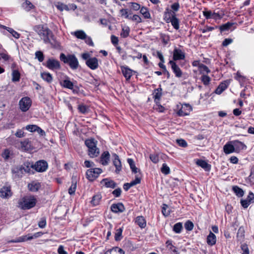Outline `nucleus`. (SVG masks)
<instances>
[{
	"label": "nucleus",
	"instance_id": "f257e3e1",
	"mask_svg": "<svg viewBox=\"0 0 254 254\" xmlns=\"http://www.w3.org/2000/svg\"><path fill=\"white\" fill-rule=\"evenodd\" d=\"M33 29L38 35L44 43H50L51 39L53 37L52 31L43 25H37L33 27Z\"/></svg>",
	"mask_w": 254,
	"mask_h": 254
},
{
	"label": "nucleus",
	"instance_id": "f03ea898",
	"mask_svg": "<svg viewBox=\"0 0 254 254\" xmlns=\"http://www.w3.org/2000/svg\"><path fill=\"white\" fill-rule=\"evenodd\" d=\"M32 166L29 162H25L23 164L17 166L12 169V172L15 178H20L22 177L23 175L27 173L29 174H33L34 172L32 169Z\"/></svg>",
	"mask_w": 254,
	"mask_h": 254
},
{
	"label": "nucleus",
	"instance_id": "7ed1b4c3",
	"mask_svg": "<svg viewBox=\"0 0 254 254\" xmlns=\"http://www.w3.org/2000/svg\"><path fill=\"white\" fill-rule=\"evenodd\" d=\"M36 202L33 196H25L19 200L17 206L22 210L30 209L35 206Z\"/></svg>",
	"mask_w": 254,
	"mask_h": 254
},
{
	"label": "nucleus",
	"instance_id": "20e7f679",
	"mask_svg": "<svg viewBox=\"0 0 254 254\" xmlns=\"http://www.w3.org/2000/svg\"><path fill=\"white\" fill-rule=\"evenodd\" d=\"M60 59L64 63L68 64L70 68L73 70L77 69L79 66L78 59L74 55H65L64 53H61Z\"/></svg>",
	"mask_w": 254,
	"mask_h": 254
},
{
	"label": "nucleus",
	"instance_id": "39448f33",
	"mask_svg": "<svg viewBox=\"0 0 254 254\" xmlns=\"http://www.w3.org/2000/svg\"><path fill=\"white\" fill-rule=\"evenodd\" d=\"M164 19L167 23L171 22L173 28L178 30L180 28V21L176 17L174 12L170 10L169 8H166L164 13Z\"/></svg>",
	"mask_w": 254,
	"mask_h": 254
},
{
	"label": "nucleus",
	"instance_id": "423d86ee",
	"mask_svg": "<svg viewBox=\"0 0 254 254\" xmlns=\"http://www.w3.org/2000/svg\"><path fill=\"white\" fill-rule=\"evenodd\" d=\"M82 58L86 61V65L92 70L96 69L98 66V60L95 57L90 58V55L88 53H85L82 54Z\"/></svg>",
	"mask_w": 254,
	"mask_h": 254
},
{
	"label": "nucleus",
	"instance_id": "0eeeda50",
	"mask_svg": "<svg viewBox=\"0 0 254 254\" xmlns=\"http://www.w3.org/2000/svg\"><path fill=\"white\" fill-rule=\"evenodd\" d=\"M71 34L78 39L84 40V42L88 46L91 47L94 46V44L91 37L87 36L83 30H78L71 33Z\"/></svg>",
	"mask_w": 254,
	"mask_h": 254
},
{
	"label": "nucleus",
	"instance_id": "6e6552de",
	"mask_svg": "<svg viewBox=\"0 0 254 254\" xmlns=\"http://www.w3.org/2000/svg\"><path fill=\"white\" fill-rule=\"evenodd\" d=\"M20 110L22 112H26L29 110L32 105V100L28 97H22L18 103Z\"/></svg>",
	"mask_w": 254,
	"mask_h": 254
},
{
	"label": "nucleus",
	"instance_id": "1a4fd4ad",
	"mask_svg": "<svg viewBox=\"0 0 254 254\" xmlns=\"http://www.w3.org/2000/svg\"><path fill=\"white\" fill-rule=\"evenodd\" d=\"M31 165L32 166V169H34L38 172H44L48 167V163L44 160H39L34 164H31Z\"/></svg>",
	"mask_w": 254,
	"mask_h": 254
},
{
	"label": "nucleus",
	"instance_id": "9d476101",
	"mask_svg": "<svg viewBox=\"0 0 254 254\" xmlns=\"http://www.w3.org/2000/svg\"><path fill=\"white\" fill-rule=\"evenodd\" d=\"M44 65L48 68L52 70H57L61 68V64L60 62L54 58L49 59Z\"/></svg>",
	"mask_w": 254,
	"mask_h": 254
},
{
	"label": "nucleus",
	"instance_id": "9b49d317",
	"mask_svg": "<svg viewBox=\"0 0 254 254\" xmlns=\"http://www.w3.org/2000/svg\"><path fill=\"white\" fill-rule=\"evenodd\" d=\"M102 172L100 168H92L88 169L86 172V177L90 181L95 180L99 175Z\"/></svg>",
	"mask_w": 254,
	"mask_h": 254
},
{
	"label": "nucleus",
	"instance_id": "f8f14e48",
	"mask_svg": "<svg viewBox=\"0 0 254 254\" xmlns=\"http://www.w3.org/2000/svg\"><path fill=\"white\" fill-rule=\"evenodd\" d=\"M42 234L43 233L42 232H37L32 235L31 234H28L25 236L20 237L17 240L9 241L8 242V243H18L27 240H31L34 238L40 237L42 235Z\"/></svg>",
	"mask_w": 254,
	"mask_h": 254
},
{
	"label": "nucleus",
	"instance_id": "ddd939ff",
	"mask_svg": "<svg viewBox=\"0 0 254 254\" xmlns=\"http://www.w3.org/2000/svg\"><path fill=\"white\" fill-rule=\"evenodd\" d=\"M185 59V53L181 49L175 47L173 52V60L174 62Z\"/></svg>",
	"mask_w": 254,
	"mask_h": 254
},
{
	"label": "nucleus",
	"instance_id": "4468645a",
	"mask_svg": "<svg viewBox=\"0 0 254 254\" xmlns=\"http://www.w3.org/2000/svg\"><path fill=\"white\" fill-rule=\"evenodd\" d=\"M168 64L171 66V69L176 77L180 78L182 76L183 72L175 62L174 61H170Z\"/></svg>",
	"mask_w": 254,
	"mask_h": 254
},
{
	"label": "nucleus",
	"instance_id": "2eb2a0df",
	"mask_svg": "<svg viewBox=\"0 0 254 254\" xmlns=\"http://www.w3.org/2000/svg\"><path fill=\"white\" fill-rule=\"evenodd\" d=\"M112 156L113 157V163L116 168L115 173L116 174H119L122 169V166L121 161L119 159V157L116 153L113 154Z\"/></svg>",
	"mask_w": 254,
	"mask_h": 254
},
{
	"label": "nucleus",
	"instance_id": "dca6fc26",
	"mask_svg": "<svg viewBox=\"0 0 254 254\" xmlns=\"http://www.w3.org/2000/svg\"><path fill=\"white\" fill-rule=\"evenodd\" d=\"M191 110V107L189 104H184L178 111V115L179 116L184 117L189 115Z\"/></svg>",
	"mask_w": 254,
	"mask_h": 254
},
{
	"label": "nucleus",
	"instance_id": "f3484780",
	"mask_svg": "<svg viewBox=\"0 0 254 254\" xmlns=\"http://www.w3.org/2000/svg\"><path fill=\"white\" fill-rule=\"evenodd\" d=\"M111 210L115 213L123 212L125 210V207L123 204L121 202L113 203L111 206Z\"/></svg>",
	"mask_w": 254,
	"mask_h": 254
},
{
	"label": "nucleus",
	"instance_id": "a211bd4d",
	"mask_svg": "<svg viewBox=\"0 0 254 254\" xmlns=\"http://www.w3.org/2000/svg\"><path fill=\"white\" fill-rule=\"evenodd\" d=\"M230 84V81L228 80H224L219 84L218 87L215 90V93L217 94L220 95L221 94L224 90H225L229 86Z\"/></svg>",
	"mask_w": 254,
	"mask_h": 254
},
{
	"label": "nucleus",
	"instance_id": "6ab92c4d",
	"mask_svg": "<svg viewBox=\"0 0 254 254\" xmlns=\"http://www.w3.org/2000/svg\"><path fill=\"white\" fill-rule=\"evenodd\" d=\"M12 194L10 187H3L0 190V196L3 198H8Z\"/></svg>",
	"mask_w": 254,
	"mask_h": 254
},
{
	"label": "nucleus",
	"instance_id": "aec40b11",
	"mask_svg": "<svg viewBox=\"0 0 254 254\" xmlns=\"http://www.w3.org/2000/svg\"><path fill=\"white\" fill-rule=\"evenodd\" d=\"M60 84L62 87L65 88L72 90L74 87L73 82L70 81L69 77L67 76L60 82Z\"/></svg>",
	"mask_w": 254,
	"mask_h": 254
},
{
	"label": "nucleus",
	"instance_id": "412c9836",
	"mask_svg": "<svg viewBox=\"0 0 254 254\" xmlns=\"http://www.w3.org/2000/svg\"><path fill=\"white\" fill-rule=\"evenodd\" d=\"M231 143L234 144L236 152H239L240 151L247 148V146L243 142L238 140H233L231 141Z\"/></svg>",
	"mask_w": 254,
	"mask_h": 254
},
{
	"label": "nucleus",
	"instance_id": "4be33fe9",
	"mask_svg": "<svg viewBox=\"0 0 254 254\" xmlns=\"http://www.w3.org/2000/svg\"><path fill=\"white\" fill-rule=\"evenodd\" d=\"M196 164L201 167L206 172H209L211 170V165L208 164L205 160L197 159L196 161Z\"/></svg>",
	"mask_w": 254,
	"mask_h": 254
},
{
	"label": "nucleus",
	"instance_id": "5701e85b",
	"mask_svg": "<svg viewBox=\"0 0 254 254\" xmlns=\"http://www.w3.org/2000/svg\"><path fill=\"white\" fill-rule=\"evenodd\" d=\"M216 241L217 238L216 235L212 232L210 231L206 238L207 244L208 246L212 247L216 244Z\"/></svg>",
	"mask_w": 254,
	"mask_h": 254
},
{
	"label": "nucleus",
	"instance_id": "b1692460",
	"mask_svg": "<svg viewBox=\"0 0 254 254\" xmlns=\"http://www.w3.org/2000/svg\"><path fill=\"white\" fill-rule=\"evenodd\" d=\"M110 158V154L107 151H104L100 156V163L104 166H106L109 164Z\"/></svg>",
	"mask_w": 254,
	"mask_h": 254
},
{
	"label": "nucleus",
	"instance_id": "393cba45",
	"mask_svg": "<svg viewBox=\"0 0 254 254\" xmlns=\"http://www.w3.org/2000/svg\"><path fill=\"white\" fill-rule=\"evenodd\" d=\"M101 184H103L105 187L107 188L114 189L116 187V183L109 178L103 179L100 182Z\"/></svg>",
	"mask_w": 254,
	"mask_h": 254
},
{
	"label": "nucleus",
	"instance_id": "a878e982",
	"mask_svg": "<svg viewBox=\"0 0 254 254\" xmlns=\"http://www.w3.org/2000/svg\"><path fill=\"white\" fill-rule=\"evenodd\" d=\"M223 151L226 154H229L235 152L234 144L231 142H228L223 146Z\"/></svg>",
	"mask_w": 254,
	"mask_h": 254
},
{
	"label": "nucleus",
	"instance_id": "bb28decb",
	"mask_svg": "<svg viewBox=\"0 0 254 254\" xmlns=\"http://www.w3.org/2000/svg\"><path fill=\"white\" fill-rule=\"evenodd\" d=\"M233 25H237V23L230 22H227V23H226L224 24H222L219 26H216L215 28H218L220 30V32L222 33L224 31H228L229 30H230L231 27Z\"/></svg>",
	"mask_w": 254,
	"mask_h": 254
},
{
	"label": "nucleus",
	"instance_id": "cd10ccee",
	"mask_svg": "<svg viewBox=\"0 0 254 254\" xmlns=\"http://www.w3.org/2000/svg\"><path fill=\"white\" fill-rule=\"evenodd\" d=\"M21 147L24 150H31L33 149L31 142L28 139H25L21 142Z\"/></svg>",
	"mask_w": 254,
	"mask_h": 254
},
{
	"label": "nucleus",
	"instance_id": "c85d7f7f",
	"mask_svg": "<svg viewBox=\"0 0 254 254\" xmlns=\"http://www.w3.org/2000/svg\"><path fill=\"white\" fill-rule=\"evenodd\" d=\"M162 89L161 88H158L154 90L152 93V95L153 98L154 99V101L156 102H157L160 101L161 97L162 96Z\"/></svg>",
	"mask_w": 254,
	"mask_h": 254
},
{
	"label": "nucleus",
	"instance_id": "c756f323",
	"mask_svg": "<svg viewBox=\"0 0 254 254\" xmlns=\"http://www.w3.org/2000/svg\"><path fill=\"white\" fill-rule=\"evenodd\" d=\"M41 184L39 182H32L28 186L29 190L33 192L37 191L41 187Z\"/></svg>",
	"mask_w": 254,
	"mask_h": 254
},
{
	"label": "nucleus",
	"instance_id": "7c9ffc66",
	"mask_svg": "<svg viewBox=\"0 0 254 254\" xmlns=\"http://www.w3.org/2000/svg\"><path fill=\"white\" fill-rule=\"evenodd\" d=\"M165 245L166 248L168 249L169 251L172 252L174 253H176L177 254H178L177 248L173 244L172 240H167L165 243Z\"/></svg>",
	"mask_w": 254,
	"mask_h": 254
},
{
	"label": "nucleus",
	"instance_id": "2f4dec72",
	"mask_svg": "<svg viewBox=\"0 0 254 254\" xmlns=\"http://www.w3.org/2000/svg\"><path fill=\"white\" fill-rule=\"evenodd\" d=\"M13 154L12 151L9 148L4 149L1 153V157L5 161L8 160Z\"/></svg>",
	"mask_w": 254,
	"mask_h": 254
},
{
	"label": "nucleus",
	"instance_id": "473e14b6",
	"mask_svg": "<svg viewBox=\"0 0 254 254\" xmlns=\"http://www.w3.org/2000/svg\"><path fill=\"white\" fill-rule=\"evenodd\" d=\"M122 71L127 80L130 79L132 75V70L127 67H121Z\"/></svg>",
	"mask_w": 254,
	"mask_h": 254
},
{
	"label": "nucleus",
	"instance_id": "72a5a7b5",
	"mask_svg": "<svg viewBox=\"0 0 254 254\" xmlns=\"http://www.w3.org/2000/svg\"><path fill=\"white\" fill-rule=\"evenodd\" d=\"M89 156L91 158H94L98 156L99 154V149L97 147L94 148H91L88 149Z\"/></svg>",
	"mask_w": 254,
	"mask_h": 254
},
{
	"label": "nucleus",
	"instance_id": "f704fd0d",
	"mask_svg": "<svg viewBox=\"0 0 254 254\" xmlns=\"http://www.w3.org/2000/svg\"><path fill=\"white\" fill-rule=\"evenodd\" d=\"M85 144L87 147L88 149L91 148H94L97 147V141L94 138L87 139L85 141Z\"/></svg>",
	"mask_w": 254,
	"mask_h": 254
},
{
	"label": "nucleus",
	"instance_id": "c9c22d12",
	"mask_svg": "<svg viewBox=\"0 0 254 254\" xmlns=\"http://www.w3.org/2000/svg\"><path fill=\"white\" fill-rule=\"evenodd\" d=\"M42 78L48 83H51L53 81V77L49 72H43L41 74Z\"/></svg>",
	"mask_w": 254,
	"mask_h": 254
},
{
	"label": "nucleus",
	"instance_id": "e433bc0d",
	"mask_svg": "<svg viewBox=\"0 0 254 254\" xmlns=\"http://www.w3.org/2000/svg\"><path fill=\"white\" fill-rule=\"evenodd\" d=\"M77 109L79 112L83 114H86L88 113L89 111V108L88 106L83 104L78 105Z\"/></svg>",
	"mask_w": 254,
	"mask_h": 254
},
{
	"label": "nucleus",
	"instance_id": "4c0bfd02",
	"mask_svg": "<svg viewBox=\"0 0 254 254\" xmlns=\"http://www.w3.org/2000/svg\"><path fill=\"white\" fill-rule=\"evenodd\" d=\"M127 162L129 165L130 168L132 172L134 174L137 173L138 169L136 167L133 160L131 158H128L127 159Z\"/></svg>",
	"mask_w": 254,
	"mask_h": 254
},
{
	"label": "nucleus",
	"instance_id": "58836bf2",
	"mask_svg": "<svg viewBox=\"0 0 254 254\" xmlns=\"http://www.w3.org/2000/svg\"><path fill=\"white\" fill-rule=\"evenodd\" d=\"M232 190L236 195L238 197H242L244 194L243 190L237 186H233Z\"/></svg>",
	"mask_w": 254,
	"mask_h": 254
},
{
	"label": "nucleus",
	"instance_id": "ea45409f",
	"mask_svg": "<svg viewBox=\"0 0 254 254\" xmlns=\"http://www.w3.org/2000/svg\"><path fill=\"white\" fill-rule=\"evenodd\" d=\"M120 13L122 17L127 19H129L130 15H131L130 11L128 10V9H121L120 10Z\"/></svg>",
	"mask_w": 254,
	"mask_h": 254
},
{
	"label": "nucleus",
	"instance_id": "a19ab883",
	"mask_svg": "<svg viewBox=\"0 0 254 254\" xmlns=\"http://www.w3.org/2000/svg\"><path fill=\"white\" fill-rule=\"evenodd\" d=\"M102 196L100 194H97L92 197L91 203L96 206L99 204L100 201L101 199Z\"/></svg>",
	"mask_w": 254,
	"mask_h": 254
},
{
	"label": "nucleus",
	"instance_id": "79ce46f5",
	"mask_svg": "<svg viewBox=\"0 0 254 254\" xmlns=\"http://www.w3.org/2000/svg\"><path fill=\"white\" fill-rule=\"evenodd\" d=\"M200 80L205 86H208L209 85L211 81V78L206 74H203L201 77Z\"/></svg>",
	"mask_w": 254,
	"mask_h": 254
},
{
	"label": "nucleus",
	"instance_id": "37998d69",
	"mask_svg": "<svg viewBox=\"0 0 254 254\" xmlns=\"http://www.w3.org/2000/svg\"><path fill=\"white\" fill-rule=\"evenodd\" d=\"M123 231V227L120 228L116 230L115 234V240L116 241H119L123 238V236H122Z\"/></svg>",
	"mask_w": 254,
	"mask_h": 254
},
{
	"label": "nucleus",
	"instance_id": "c03bdc74",
	"mask_svg": "<svg viewBox=\"0 0 254 254\" xmlns=\"http://www.w3.org/2000/svg\"><path fill=\"white\" fill-rule=\"evenodd\" d=\"M168 205L166 204L163 203L162 205V213L165 217H167L170 215L171 210H168Z\"/></svg>",
	"mask_w": 254,
	"mask_h": 254
},
{
	"label": "nucleus",
	"instance_id": "a18cd8bd",
	"mask_svg": "<svg viewBox=\"0 0 254 254\" xmlns=\"http://www.w3.org/2000/svg\"><path fill=\"white\" fill-rule=\"evenodd\" d=\"M55 5L57 9L61 11H63L64 10H65L66 11L69 10L68 5L61 2H58Z\"/></svg>",
	"mask_w": 254,
	"mask_h": 254
},
{
	"label": "nucleus",
	"instance_id": "49530a36",
	"mask_svg": "<svg viewBox=\"0 0 254 254\" xmlns=\"http://www.w3.org/2000/svg\"><path fill=\"white\" fill-rule=\"evenodd\" d=\"M76 187V181L75 180H72L71 185L68 189V193L70 195H73L74 194Z\"/></svg>",
	"mask_w": 254,
	"mask_h": 254
},
{
	"label": "nucleus",
	"instance_id": "de8ad7c7",
	"mask_svg": "<svg viewBox=\"0 0 254 254\" xmlns=\"http://www.w3.org/2000/svg\"><path fill=\"white\" fill-rule=\"evenodd\" d=\"M22 6L26 11H29L34 7V5L29 0H26L23 2Z\"/></svg>",
	"mask_w": 254,
	"mask_h": 254
},
{
	"label": "nucleus",
	"instance_id": "09e8293b",
	"mask_svg": "<svg viewBox=\"0 0 254 254\" xmlns=\"http://www.w3.org/2000/svg\"><path fill=\"white\" fill-rule=\"evenodd\" d=\"M183 229V225L182 223L181 222H178L176 223L173 227V231L177 234H179L181 232Z\"/></svg>",
	"mask_w": 254,
	"mask_h": 254
},
{
	"label": "nucleus",
	"instance_id": "8fccbe9b",
	"mask_svg": "<svg viewBox=\"0 0 254 254\" xmlns=\"http://www.w3.org/2000/svg\"><path fill=\"white\" fill-rule=\"evenodd\" d=\"M130 29L128 26H124L121 33V36L123 38H127L129 33Z\"/></svg>",
	"mask_w": 254,
	"mask_h": 254
},
{
	"label": "nucleus",
	"instance_id": "3c124183",
	"mask_svg": "<svg viewBox=\"0 0 254 254\" xmlns=\"http://www.w3.org/2000/svg\"><path fill=\"white\" fill-rule=\"evenodd\" d=\"M12 80L14 82L19 81L20 74L19 72L17 70H14L12 73Z\"/></svg>",
	"mask_w": 254,
	"mask_h": 254
},
{
	"label": "nucleus",
	"instance_id": "603ef678",
	"mask_svg": "<svg viewBox=\"0 0 254 254\" xmlns=\"http://www.w3.org/2000/svg\"><path fill=\"white\" fill-rule=\"evenodd\" d=\"M161 171L165 175H168L170 173V169L166 163H163L161 168Z\"/></svg>",
	"mask_w": 254,
	"mask_h": 254
},
{
	"label": "nucleus",
	"instance_id": "864d4df0",
	"mask_svg": "<svg viewBox=\"0 0 254 254\" xmlns=\"http://www.w3.org/2000/svg\"><path fill=\"white\" fill-rule=\"evenodd\" d=\"M194 227L193 223L190 220H188L185 223V229L189 231L192 230Z\"/></svg>",
	"mask_w": 254,
	"mask_h": 254
},
{
	"label": "nucleus",
	"instance_id": "5fc2aeb1",
	"mask_svg": "<svg viewBox=\"0 0 254 254\" xmlns=\"http://www.w3.org/2000/svg\"><path fill=\"white\" fill-rule=\"evenodd\" d=\"M5 29L16 39H18L20 37V34L13 29L9 27H6Z\"/></svg>",
	"mask_w": 254,
	"mask_h": 254
},
{
	"label": "nucleus",
	"instance_id": "6e6d98bb",
	"mask_svg": "<svg viewBox=\"0 0 254 254\" xmlns=\"http://www.w3.org/2000/svg\"><path fill=\"white\" fill-rule=\"evenodd\" d=\"M135 223L141 228H143V216H139L135 219Z\"/></svg>",
	"mask_w": 254,
	"mask_h": 254
},
{
	"label": "nucleus",
	"instance_id": "4d7b16f0",
	"mask_svg": "<svg viewBox=\"0 0 254 254\" xmlns=\"http://www.w3.org/2000/svg\"><path fill=\"white\" fill-rule=\"evenodd\" d=\"M112 254H125L124 251L119 247H115L110 250Z\"/></svg>",
	"mask_w": 254,
	"mask_h": 254
},
{
	"label": "nucleus",
	"instance_id": "13d9d810",
	"mask_svg": "<svg viewBox=\"0 0 254 254\" xmlns=\"http://www.w3.org/2000/svg\"><path fill=\"white\" fill-rule=\"evenodd\" d=\"M224 16L223 13H219L218 12H213L212 19H214L215 21L221 19Z\"/></svg>",
	"mask_w": 254,
	"mask_h": 254
},
{
	"label": "nucleus",
	"instance_id": "bf43d9fd",
	"mask_svg": "<svg viewBox=\"0 0 254 254\" xmlns=\"http://www.w3.org/2000/svg\"><path fill=\"white\" fill-rule=\"evenodd\" d=\"M180 7V4L178 2H175L171 5V10L173 12L176 13V12L178 11Z\"/></svg>",
	"mask_w": 254,
	"mask_h": 254
},
{
	"label": "nucleus",
	"instance_id": "052dcab7",
	"mask_svg": "<svg viewBox=\"0 0 254 254\" xmlns=\"http://www.w3.org/2000/svg\"><path fill=\"white\" fill-rule=\"evenodd\" d=\"M46 218L45 217L41 218L38 222V226L40 228H44L46 226Z\"/></svg>",
	"mask_w": 254,
	"mask_h": 254
},
{
	"label": "nucleus",
	"instance_id": "680f3d73",
	"mask_svg": "<svg viewBox=\"0 0 254 254\" xmlns=\"http://www.w3.org/2000/svg\"><path fill=\"white\" fill-rule=\"evenodd\" d=\"M213 12L211 10H207L206 9L203 11V15L206 19H211L212 17Z\"/></svg>",
	"mask_w": 254,
	"mask_h": 254
},
{
	"label": "nucleus",
	"instance_id": "e2e57ef3",
	"mask_svg": "<svg viewBox=\"0 0 254 254\" xmlns=\"http://www.w3.org/2000/svg\"><path fill=\"white\" fill-rule=\"evenodd\" d=\"M38 126L35 125H27L25 128L26 129L29 130L30 132H35L37 130V128Z\"/></svg>",
	"mask_w": 254,
	"mask_h": 254
},
{
	"label": "nucleus",
	"instance_id": "0e129e2a",
	"mask_svg": "<svg viewBox=\"0 0 254 254\" xmlns=\"http://www.w3.org/2000/svg\"><path fill=\"white\" fill-rule=\"evenodd\" d=\"M150 159L154 163H157L159 161L158 154H152L150 155Z\"/></svg>",
	"mask_w": 254,
	"mask_h": 254
},
{
	"label": "nucleus",
	"instance_id": "69168bd1",
	"mask_svg": "<svg viewBox=\"0 0 254 254\" xmlns=\"http://www.w3.org/2000/svg\"><path fill=\"white\" fill-rule=\"evenodd\" d=\"M36 58L38 59L40 62L43 61L44 57L43 53L41 51H37L35 53Z\"/></svg>",
	"mask_w": 254,
	"mask_h": 254
},
{
	"label": "nucleus",
	"instance_id": "338daca9",
	"mask_svg": "<svg viewBox=\"0 0 254 254\" xmlns=\"http://www.w3.org/2000/svg\"><path fill=\"white\" fill-rule=\"evenodd\" d=\"M177 142L180 146L182 147H186L188 146V143L187 141L183 139H177Z\"/></svg>",
	"mask_w": 254,
	"mask_h": 254
},
{
	"label": "nucleus",
	"instance_id": "774afa93",
	"mask_svg": "<svg viewBox=\"0 0 254 254\" xmlns=\"http://www.w3.org/2000/svg\"><path fill=\"white\" fill-rule=\"evenodd\" d=\"M129 6L134 10H138L140 8V6L139 4L135 2H129Z\"/></svg>",
	"mask_w": 254,
	"mask_h": 254
}]
</instances>
